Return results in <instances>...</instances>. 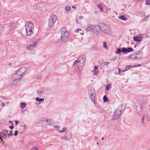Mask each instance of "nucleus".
I'll list each match as a JSON object with an SVG mask.
<instances>
[{"mask_svg":"<svg viewBox=\"0 0 150 150\" xmlns=\"http://www.w3.org/2000/svg\"><path fill=\"white\" fill-rule=\"evenodd\" d=\"M103 100L104 102H106L108 100V98L107 97L105 96H104L103 97Z\"/></svg>","mask_w":150,"mask_h":150,"instance_id":"nucleus-35","label":"nucleus"},{"mask_svg":"<svg viewBox=\"0 0 150 150\" xmlns=\"http://www.w3.org/2000/svg\"><path fill=\"white\" fill-rule=\"evenodd\" d=\"M98 69V67L96 66H95L94 67V68L93 70L94 71V74H98V71H96V69Z\"/></svg>","mask_w":150,"mask_h":150,"instance_id":"nucleus-28","label":"nucleus"},{"mask_svg":"<svg viewBox=\"0 0 150 150\" xmlns=\"http://www.w3.org/2000/svg\"><path fill=\"white\" fill-rule=\"evenodd\" d=\"M18 131H17V130L15 132V133L14 134V135L15 136H17L18 134Z\"/></svg>","mask_w":150,"mask_h":150,"instance_id":"nucleus-50","label":"nucleus"},{"mask_svg":"<svg viewBox=\"0 0 150 150\" xmlns=\"http://www.w3.org/2000/svg\"><path fill=\"white\" fill-rule=\"evenodd\" d=\"M26 48L28 50H32V48H31V46L30 45H28L27 46Z\"/></svg>","mask_w":150,"mask_h":150,"instance_id":"nucleus-38","label":"nucleus"},{"mask_svg":"<svg viewBox=\"0 0 150 150\" xmlns=\"http://www.w3.org/2000/svg\"><path fill=\"white\" fill-rule=\"evenodd\" d=\"M126 105L125 104H123L119 106L117 108V110H119L121 112H123L124 111L126 108Z\"/></svg>","mask_w":150,"mask_h":150,"instance_id":"nucleus-7","label":"nucleus"},{"mask_svg":"<svg viewBox=\"0 0 150 150\" xmlns=\"http://www.w3.org/2000/svg\"><path fill=\"white\" fill-rule=\"evenodd\" d=\"M67 130V128L66 127L63 128L62 130L61 131L58 130L60 133H62V132H65Z\"/></svg>","mask_w":150,"mask_h":150,"instance_id":"nucleus-34","label":"nucleus"},{"mask_svg":"<svg viewBox=\"0 0 150 150\" xmlns=\"http://www.w3.org/2000/svg\"><path fill=\"white\" fill-rule=\"evenodd\" d=\"M146 4L148 5H150V0H147L146 1Z\"/></svg>","mask_w":150,"mask_h":150,"instance_id":"nucleus-48","label":"nucleus"},{"mask_svg":"<svg viewBox=\"0 0 150 150\" xmlns=\"http://www.w3.org/2000/svg\"><path fill=\"white\" fill-rule=\"evenodd\" d=\"M138 58H139V57H137V56H136V55L135 56H134V59H135V58H137L138 59Z\"/></svg>","mask_w":150,"mask_h":150,"instance_id":"nucleus-61","label":"nucleus"},{"mask_svg":"<svg viewBox=\"0 0 150 150\" xmlns=\"http://www.w3.org/2000/svg\"><path fill=\"white\" fill-rule=\"evenodd\" d=\"M127 52H132L133 51V49L132 48L127 47Z\"/></svg>","mask_w":150,"mask_h":150,"instance_id":"nucleus-27","label":"nucleus"},{"mask_svg":"<svg viewBox=\"0 0 150 150\" xmlns=\"http://www.w3.org/2000/svg\"><path fill=\"white\" fill-rule=\"evenodd\" d=\"M79 31H82V30L81 29H79L78 28V29H77L75 30V32L76 33H78Z\"/></svg>","mask_w":150,"mask_h":150,"instance_id":"nucleus-46","label":"nucleus"},{"mask_svg":"<svg viewBox=\"0 0 150 150\" xmlns=\"http://www.w3.org/2000/svg\"><path fill=\"white\" fill-rule=\"evenodd\" d=\"M102 31H103L104 33L107 34H109L110 33L109 28L107 26H106L104 29H103Z\"/></svg>","mask_w":150,"mask_h":150,"instance_id":"nucleus-13","label":"nucleus"},{"mask_svg":"<svg viewBox=\"0 0 150 150\" xmlns=\"http://www.w3.org/2000/svg\"><path fill=\"white\" fill-rule=\"evenodd\" d=\"M111 86L110 84H108L107 85H106V90H108L110 89V86Z\"/></svg>","mask_w":150,"mask_h":150,"instance_id":"nucleus-36","label":"nucleus"},{"mask_svg":"<svg viewBox=\"0 0 150 150\" xmlns=\"http://www.w3.org/2000/svg\"><path fill=\"white\" fill-rule=\"evenodd\" d=\"M5 105V104L4 103H2V106L4 107Z\"/></svg>","mask_w":150,"mask_h":150,"instance_id":"nucleus-60","label":"nucleus"},{"mask_svg":"<svg viewBox=\"0 0 150 150\" xmlns=\"http://www.w3.org/2000/svg\"><path fill=\"white\" fill-rule=\"evenodd\" d=\"M12 131H11L10 132V134H11L10 135V134H8V137H9V136L11 135H13V134H12L11 133H12Z\"/></svg>","mask_w":150,"mask_h":150,"instance_id":"nucleus-56","label":"nucleus"},{"mask_svg":"<svg viewBox=\"0 0 150 150\" xmlns=\"http://www.w3.org/2000/svg\"><path fill=\"white\" fill-rule=\"evenodd\" d=\"M137 110L138 112H141L142 110V107L138 106H137Z\"/></svg>","mask_w":150,"mask_h":150,"instance_id":"nucleus-20","label":"nucleus"},{"mask_svg":"<svg viewBox=\"0 0 150 150\" xmlns=\"http://www.w3.org/2000/svg\"><path fill=\"white\" fill-rule=\"evenodd\" d=\"M139 52H134L133 54H132L130 55L129 56V57H131V58H132L133 57H134V56H135L136 55H137L138 54H139Z\"/></svg>","mask_w":150,"mask_h":150,"instance_id":"nucleus-19","label":"nucleus"},{"mask_svg":"<svg viewBox=\"0 0 150 150\" xmlns=\"http://www.w3.org/2000/svg\"><path fill=\"white\" fill-rule=\"evenodd\" d=\"M142 66V65L141 64H138L137 65H134L133 66V67H140V66Z\"/></svg>","mask_w":150,"mask_h":150,"instance_id":"nucleus-47","label":"nucleus"},{"mask_svg":"<svg viewBox=\"0 0 150 150\" xmlns=\"http://www.w3.org/2000/svg\"><path fill=\"white\" fill-rule=\"evenodd\" d=\"M85 63L83 62H81L79 60H75L74 62L73 65L76 66L79 68V70L81 71Z\"/></svg>","mask_w":150,"mask_h":150,"instance_id":"nucleus-5","label":"nucleus"},{"mask_svg":"<svg viewBox=\"0 0 150 150\" xmlns=\"http://www.w3.org/2000/svg\"><path fill=\"white\" fill-rule=\"evenodd\" d=\"M122 52L121 49L119 48L116 50V51L115 52V53L117 54H119Z\"/></svg>","mask_w":150,"mask_h":150,"instance_id":"nucleus-32","label":"nucleus"},{"mask_svg":"<svg viewBox=\"0 0 150 150\" xmlns=\"http://www.w3.org/2000/svg\"><path fill=\"white\" fill-rule=\"evenodd\" d=\"M146 117L147 120V121H150V117L149 116V115L148 114L146 115Z\"/></svg>","mask_w":150,"mask_h":150,"instance_id":"nucleus-42","label":"nucleus"},{"mask_svg":"<svg viewBox=\"0 0 150 150\" xmlns=\"http://www.w3.org/2000/svg\"><path fill=\"white\" fill-rule=\"evenodd\" d=\"M65 138H66V140L70 139L71 137V134L70 132H67L65 135Z\"/></svg>","mask_w":150,"mask_h":150,"instance_id":"nucleus-14","label":"nucleus"},{"mask_svg":"<svg viewBox=\"0 0 150 150\" xmlns=\"http://www.w3.org/2000/svg\"><path fill=\"white\" fill-rule=\"evenodd\" d=\"M83 18V17L82 16H80L79 17V19H82Z\"/></svg>","mask_w":150,"mask_h":150,"instance_id":"nucleus-62","label":"nucleus"},{"mask_svg":"<svg viewBox=\"0 0 150 150\" xmlns=\"http://www.w3.org/2000/svg\"><path fill=\"white\" fill-rule=\"evenodd\" d=\"M140 15L142 17H143L145 16V13L143 12H141L140 13Z\"/></svg>","mask_w":150,"mask_h":150,"instance_id":"nucleus-41","label":"nucleus"},{"mask_svg":"<svg viewBox=\"0 0 150 150\" xmlns=\"http://www.w3.org/2000/svg\"><path fill=\"white\" fill-rule=\"evenodd\" d=\"M137 52H138L139 53V54H137V55H138V56H139V58H138V59H141L142 57V52L141 51H137Z\"/></svg>","mask_w":150,"mask_h":150,"instance_id":"nucleus-21","label":"nucleus"},{"mask_svg":"<svg viewBox=\"0 0 150 150\" xmlns=\"http://www.w3.org/2000/svg\"><path fill=\"white\" fill-rule=\"evenodd\" d=\"M149 17V16H146L145 17V18L144 19L143 21H146V20H147L148 19Z\"/></svg>","mask_w":150,"mask_h":150,"instance_id":"nucleus-44","label":"nucleus"},{"mask_svg":"<svg viewBox=\"0 0 150 150\" xmlns=\"http://www.w3.org/2000/svg\"><path fill=\"white\" fill-rule=\"evenodd\" d=\"M118 18L122 20L126 21L127 20V18L124 16L122 15L118 17Z\"/></svg>","mask_w":150,"mask_h":150,"instance_id":"nucleus-18","label":"nucleus"},{"mask_svg":"<svg viewBox=\"0 0 150 150\" xmlns=\"http://www.w3.org/2000/svg\"><path fill=\"white\" fill-rule=\"evenodd\" d=\"M37 93L38 94H40L42 93V91L40 90H38L37 91Z\"/></svg>","mask_w":150,"mask_h":150,"instance_id":"nucleus-40","label":"nucleus"},{"mask_svg":"<svg viewBox=\"0 0 150 150\" xmlns=\"http://www.w3.org/2000/svg\"><path fill=\"white\" fill-rule=\"evenodd\" d=\"M61 138L63 139L64 140H66V138H65V136L64 137H61Z\"/></svg>","mask_w":150,"mask_h":150,"instance_id":"nucleus-55","label":"nucleus"},{"mask_svg":"<svg viewBox=\"0 0 150 150\" xmlns=\"http://www.w3.org/2000/svg\"><path fill=\"white\" fill-rule=\"evenodd\" d=\"M93 30L94 31V32H96L97 33L101 31L98 25H96L93 26Z\"/></svg>","mask_w":150,"mask_h":150,"instance_id":"nucleus-12","label":"nucleus"},{"mask_svg":"<svg viewBox=\"0 0 150 150\" xmlns=\"http://www.w3.org/2000/svg\"><path fill=\"white\" fill-rule=\"evenodd\" d=\"M145 118V116L144 115H143L142 118L141 123L143 125L145 124L144 123V119Z\"/></svg>","mask_w":150,"mask_h":150,"instance_id":"nucleus-24","label":"nucleus"},{"mask_svg":"<svg viewBox=\"0 0 150 150\" xmlns=\"http://www.w3.org/2000/svg\"><path fill=\"white\" fill-rule=\"evenodd\" d=\"M86 57L84 54L81 55L78 59V60L81 61V62H83L85 63L86 61Z\"/></svg>","mask_w":150,"mask_h":150,"instance_id":"nucleus-9","label":"nucleus"},{"mask_svg":"<svg viewBox=\"0 0 150 150\" xmlns=\"http://www.w3.org/2000/svg\"><path fill=\"white\" fill-rule=\"evenodd\" d=\"M31 150H38L37 147L34 146L32 148Z\"/></svg>","mask_w":150,"mask_h":150,"instance_id":"nucleus-45","label":"nucleus"},{"mask_svg":"<svg viewBox=\"0 0 150 150\" xmlns=\"http://www.w3.org/2000/svg\"><path fill=\"white\" fill-rule=\"evenodd\" d=\"M8 122L9 123H11V124H12V125H13V123L12 121H11V120L9 121Z\"/></svg>","mask_w":150,"mask_h":150,"instance_id":"nucleus-59","label":"nucleus"},{"mask_svg":"<svg viewBox=\"0 0 150 150\" xmlns=\"http://www.w3.org/2000/svg\"><path fill=\"white\" fill-rule=\"evenodd\" d=\"M35 100L38 101L43 102L44 100L43 98H39L38 97H37L35 98Z\"/></svg>","mask_w":150,"mask_h":150,"instance_id":"nucleus-22","label":"nucleus"},{"mask_svg":"<svg viewBox=\"0 0 150 150\" xmlns=\"http://www.w3.org/2000/svg\"><path fill=\"white\" fill-rule=\"evenodd\" d=\"M57 18V17L55 15L52 16L50 17L48 21V26L50 27L53 26Z\"/></svg>","mask_w":150,"mask_h":150,"instance_id":"nucleus-4","label":"nucleus"},{"mask_svg":"<svg viewBox=\"0 0 150 150\" xmlns=\"http://www.w3.org/2000/svg\"><path fill=\"white\" fill-rule=\"evenodd\" d=\"M127 48L125 47L122 48V49H121L122 52L124 53H125L127 52Z\"/></svg>","mask_w":150,"mask_h":150,"instance_id":"nucleus-29","label":"nucleus"},{"mask_svg":"<svg viewBox=\"0 0 150 150\" xmlns=\"http://www.w3.org/2000/svg\"><path fill=\"white\" fill-rule=\"evenodd\" d=\"M72 8H74V9H75L76 8V7L74 6H72Z\"/></svg>","mask_w":150,"mask_h":150,"instance_id":"nucleus-63","label":"nucleus"},{"mask_svg":"<svg viewBox=\"0 0 150 150\" xmlns=\"http://www.w3.org/2000/svg\"><path fill=\"white\" fill-rule=\"evenodd\" d=\"M15 125H16L18 124L19 122L17 120H15Z\"/></svg>","mask_w":150,"mask_h":150,"instance_id":"nucleus-53","label":"nucleus"},{"mask_svg":"<svg viewBox=\"0 0 150 150\" xmlns=\"http://www.w3.org/2000/svg\"><path fill=\"white\" fill-rule=\"evenodd\" d=\"M13 125V124L12 126H9V128H10L12 130L14 128Z\"/></svg>","mask_w":150,"mask_h":150,"instance_id":"nucleus-49","label":"nucleus"},{"mask_svg":"<svg viewBox=\"0 0 150 150\" xmlns=\"http://www.w3.org/2000/svg\"><path fill=\"white\" fill-rule=\"evenodd\" d=\"M109 64V63L108 62H105V65L106 66H107V65L108 64Z\"/></svg>","mask_w":150,"mask_h":150,"instance_id":"nucleus-58","label":"nucleus"},{"mask_svg":"<svg viewBox=\"0 0 150 150\" xmlns=\"http://www.w3.org/2000/svg\"><path fill=\"white\" fill-rule=\"evenodd\" d=\"M122 112L117 110V109L115 110L113 116V117L115 119H117L121 115Z\"/></svg>","mask_w":150,"mask_h":150,"instance_id":"nucleus-6","label":"nucleus"},{"mask_svg":"<svg viewBox=\"0 0 150 150\" xmlns=\"http://www.w3.org/2000/svg\"><path fill=\"white\" fill-rule=\"evenodd\" d=\"M133 66H132L131 65L127 66L125 67V71L128 70L132 68L133 67Z\"/></svg>","mask_w":150,"mask_h":150,"instance_id":"nucleus-23","label":"nucleus"},{"mask_svg":"<svg viewBox=\"0 0 150 150\" xmlns=\"http://www.w3.org/2000/svg\"><path fill=\"white\" fill-rule=\"evenodd\" d=\"M66 11H69L71 9V7L70 6H67L65 8Z\"/></svg>","mask_w":150,"mask_h":150,"instance_id":"nucleus-31","label":"nucleus"},{"mask_svg":"<svg viewBox=\"0 0 150 150\" xmlns=\"http://www.w3.org/2000/svg\"><path fill=\"white\" fill-rule=\"evenodd\" d=\"M116 57H114L112 58V59L111 60V61L113 60V61H115V60Z\"/></svg>","mask_w":150,"mask_h":150,"instance_id":"nucleus-54","label":"nucleus"},{"mask_svg":"<svg viewBox=\"0 0 150 150\" xmlns=\"http://www.w3.org/2000/svg\"><path fill=\"white\" fill-rule=\"evenodd\" d=\"M27 72V70L26 68L25 67H22L15 74L13 75V77H16L18 76L21 78L22 77L23 75L25 74Z\"/></svg>","mask_w":150,"mask_h":150,"instance_id":"nucleus-3","label":"nucleus"},{"mask_svg":"<svg viewBox=\"0 0 150 150\" xmlns=\"http://www.w3.org/2000/svg\"><path fill=\"white\" fill-rule=\"evenodd\" d=\"M86 29L87 32L91 31L93 30V26L91 25H89L87 26Z\"/></svg>","mask_w":150,"mask_h":150,"instance_id":"nucleus-15","label":"nucleus"},{"mask_svg":"<svg viewBox=\"0 0 150 150\" xmlns=\"http://www.w3.org/2000/svg\"><path fill=\"white\" fill-rule=\"evenodd\" d=\"M46 122L47 123V124H48L49 125H52L53 123V121L51 120H46Z\"/></svg>","mask_w":150,"mask_h":150,"instance_id":"nucleus-30","label":"nucleus"},{"mask_svg":"<svg viewBox=\"0 0 150 150\" xmlns=\"http://www.w3.org/2000/svg\"><path fill=\"white\" fill-rule=\"evenodd\" d=\"M26 30V34L27 36H30L33 33L34 26L33 23L31 21L26 22L25 24Z\"/></svg>","mask_w":150,"mask_h":150,"instance_id":"nucleus-1","label":"nucleus"},{"mask_svg":"<svg viewBox=\"0 0 150 150\" xmlns=\"http://www.w3.org/2000/svg\"><path fill=\"white\" fill-rule=\"evenodd\" d=\"M94 138L96 139H97V137L96 136Z\"/></svg>","mask_w":150,"mask_h":150,"instance_id":"nucleus-64","label":"nucleus"},{"mask_svg":"<svg viewBox=\"0 0 150 150\" xmlns=\"http://www.w3.org/2000/svg\"><path fill=\"white\" fill-rule=\"evenodd\" d=\"M61 40L63 42H66L68 39L69 34L67 29L64 28H62L61 30Z\"/></svg>","mask_w":150,"mask_h":150,"instance_id":"nucleus-2","label":"nucleus"},{"mask_svg":"<svg viewBox=\"0 0 150 150\" xmlns=\"http://www.w3.org/2000/svg\"><path fill=\"white\" fill-rule=\"evenodd\" d=\"M118 73L119 74H121L120 72L122 71L121 70L120 68H118Z\"/></svg>","mask_w":150,"mask_h":150,"instance_id":"nucleus-52","label":"nucleus"},{"mask_svg":"<svg viewBox=\"0 0 150 150\" xmlns=\"http://www.w3.org/2000/svg\"><path fill=\"white\" fill-rule=\"evenodd\" d=\"M94 94L95 93V90L93 88H91L90 90V91L89 92V95H90L91 93Z\"/></svg>","mask_w":150,"mask_h":150,"instance_id":"nucleus-26","label":"nucleus"},{"mask_svg":"<svg viewBox=\"0 0 150 150\" xmlns=\"http://www.w3.org/2000/svg\"><path fill=\"white\" fill-rule=\"evenodd\" d=\"M53 127L56 129H57H57H59V126L58 125H54V126Z\"/></svg>","mask_w":150,"mask_h":150,"instance_id":"nucleus-43","label":"nucleus"},{"mask_svg":"<svg viewBox=\"0 0 150 150\" xmlns=\"http://www.w3.org/2000/svg\"><path fill=\"white\" fill-rule=\"evenodd\" d=\"M133 40L134 41L137 42H140L142 40V38L138 36H137L133 37Z\"/></svg>","mask_w":150,"mask_h":150,"instance_id":"nucleus-10","label":"nucleus"},{"mask_svg":"<svg viewBox=\"0 0 150 150\" xmlns=\"http://www.w3.org/2000/svg\"><path fill=\"white\" fill-rule=\"evenodd\" d=\"M3 137L6 138L7 137V134L5 133V135Z\"/></svg>","mask_w":150,"mask_h":150,"instance_id":"nucleus-57","label":"nucleus"},{"mask_svg":"<svg viewBox=\"0 0 150 150\" xmlns=\"http://www.w3.org/2000/svg\"><path fill=\"white\" fill-rule=\"evenodd\" d=\"M5 135V133L4 132H1L0 133V138H1V137H4Z\"/></svg>","mask_w":150,"mask_h":150,"instance_id":"nucleus-39","label":"nucleus"},{"mask_svg":"<svg viewBox=\"0 0 150 150\" xmlns=\"http://www.w3.org/2000/svg\"><path fill=\"white\" fill-rule=\"evenodd\" d=\"M146 37L147 38H150V34L149 33H148V34L146 35Z\"/></svg>","mask_w":150,"mask_h":150,"instance_id":"nucleus-51","label":"nucleus"},{"mask_svg":"<svg viewBox=\"0 0 150 150\" xmlns=\"http://www.w3.org/2000/svg\"><path fill=\"white\" fill-rule=\"evenodd\" d=\"M103 47L106 49H108L107 46V42L105 41L103 42Z\"/></svg>","mask_w":150,"mask_h":150,"instance_id":"nucleus-33","label":"nucleus"},{"mask_svg":"<svg viewBox=\"0 0 150 150\" xmlns=\"http://www.w3.org/2000/svg\"><path fill=\"white\" fill-rule=\"evenodd\" d=\"M98 25L100 27V29L101 31L104 29L106 26L103 23H98Z\"/></svg>","mask_w":150,"mask_h":150,"instance_id":"nucleus-16","label":"nucleus"},{"mask_svg":"<svg viewBox=\"0 0 150 150\" xmlns=\"http://www.w3.org/2000/svg\"><path fill=\"white\" fill-rule=\"evenodd\" d=\"M90 96L91 98V100L92 101H93L94 103H95L94 102V101H95V94L91 93V94L90 95Z\"/></svg>","mask_w":150,"mask_h":150,"instance_id":"nucleus-17","label":"nucleus"},{"mask_svg":"<svg viewBox=\"0 0 150 150\" xmlns=\"http://www.w3.org/2000/svg\"><path fill=\"white\" fill-rule=\"evenodd\" d=\"M39 39H35L34 40V42L30 45L31 48H32V50L34 49V48H35L36 47V42L38 41Z\"/></svg>","mask_w":150,"mask_h":150,"instance_id":"nucleus-11","label":"nucleus"},{"mask_svg":"<svg viewBox=\"0 0 150 150\" xmlns=\"http://www.w3.org/2000/svg\"><path fill=\"white\" fill-rule=\"evenodd\" d=\"M18 78L14 80L12 82V84L14 86H17L21 83L20 79L21 78L17 76Z\"/></svg>","mask_w":150,"mask_h":150,"instance_id":"nucleus-8","label":"nucleus"},{"mask_svg":"<svg viewBox=\"0 0 150 150\" xmlns=\"http://www.w3.org/2000/svg\"><path fill=\"white\" fill-rule=\"evenodd\" d=\"M98 6L99 7V8L100 9V11L102 12H103V8L102 6L101 5H99Z\"/></svg>","mask_w":150,"mask_h":150,"instance_id":"nucleus-37","label":"nucleus"},{"mask_svg":"<svg viewBox=\"0 0 150 150\" xmlns=\"http://www.w3.org/2000/svg\"><path fill=\"white\" fill-rule=\"evenodd\" d=\"M20 105L22 109H24L25 107L26 104L24 103H20Z\"/></svg>","mask_w":150,"mask_h":150,"instance_id":"nucleus-25","label":"nucleus"}]
</instances>
